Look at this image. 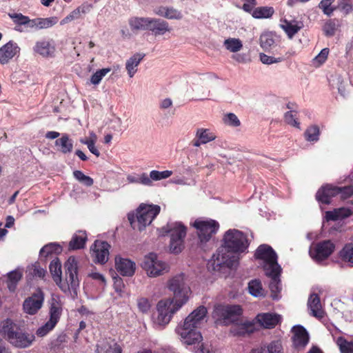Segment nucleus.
Instances as JSON below:
<instances>
[{
	"label": "nucleus",
	"instance_id": "1",
	"mask_svg": "<svg viewBox=\"0 0 353 353\" xmlns=\"http://www.w3.org/2000/svg\"><path fill=\"white\" fill-rule=\"evenodd\" d=\"M167 286L172 292L173 298L161 300L157 305V316L154 318V323L160 328L170 322L173 315L188 301L192 294L183 274L173 276L168 281Z\"/></svg>",
	"mask_w": 353,
	"mask_h": 353
},
{
	"label": "nucleus",
	"instance_id": "2",
	"mask_svg": "<svg viewBox=\"0 0 353 353\" xmlns=\"http://www.w3.org/2000/svg\"><path fill=\"white\" fill-rule=\"evenodd\" d=\"M249 243L245 234L236 229L225 232L222 245L212 257L209 265L214 271H219L223 267L232 268L237 259L234 254L245 252Z\"/></svg>",
	"mask_w": 353,
	"mask_h": 353
},
{
	"label": "nucleus",
	"instance_id": "3",
	"mask_svg": "<svg viewBox=\"0 0 353 353\" xmlns=\"http://www.w3.org/2000/svg\"><path fill=\"white\" fill-rule=\"evenodd\" d=\"M207 308L200 305L175 327V333L181 342L188 346H192L195 353H210L203 343V336L199 329L207 321Z\"/></svg>",
	"mask_w": 353,
	"mask_h": 353
},
{
	"label": "nucleus",
	"instance_id": "4",
	"mask_svg": "<svg viewBox=\"0 0 353 353\" xmlns=\"http://www.w3.org/2000/svg\"><path fill=\"white\" fill-rule=\"evenodd\" d=\"M65 279L61 277L60 283L57 281V285L65 294H70L74 298L77 296L79 288L78 277L79 262L76 257L70 256L64 264Z\"/></svg>",
	"mask_w": 353,
	"mask_h": 353
},
{
	"label": "nucleus",
	"instance_id": "5",
	"mask_svg": "<svg viewBox=\"0 0 353 353\" xmlns=\"http://www.w3.org/2000/svg\"><path fill=\"white\" fill-rule=\"evenodd\" d=\"M1 332L8 342L17 348L28 347L35 339L34 334L21 329L10 319L3 321Z\"/></svg>",
	"mask_w": 353,
	"mask_h": 353
},
{
	"label": "nucleus",
	"instance_id": "6",
	"mask_svg": "<svg viewBox=\"0 0 353 353\" xmlns=\"http://www.w3.org/2000/svg\"><path fill=\"white\" fill-rule=\"evenodd\" d=\"M160 210L161 208L158 205L142 203L135 213L128 214V219L133 229L141 231L152 223Z\"/></svg>",
	"mask_w": 353,
	"mask_h": 353
},
{
	"label": "nucleus",
	"instance_id": "7",
	"mask_svg": "<svg viewBox=\"0 0 353 353\" xmlns=\"http://www.w3.org/2000/svg\"><path fill=\"white\" fill-rule=\"evenodd\" d=\"M63 304L59 295L52 294L49 307L48 320L36 330L38 337H44L54 330L63 312Z\"/></svg>",
	"mask_w": 353,
	"mask_h": 353
},
{
	"label": "nucleus",
	"instance_id": "8",
	"mask_svg": "<svg viewBox=\"0 0 353 353\" xmlns=\"http://www.w3.org/2000/svg\"><path fill=\"white\" fill-rule=\"evenodd\" d=\"M162 230L170 234V250L174 254L180 253L184 248L186 227L181 222H168Z\"/></svg>",
	"mask_w": 353,
	"mask_h": 353
},
{
	"label": "nucleus",
	"instance_id": "9",
	"mask_svg": "<svg viewBox=\"0 0 353 353\" xmlns=\"http://www.w3.org/2000/svg\"><path fill=\"white\" fill-rule=\"evenodd\" d=\"M254 257L259 261V264L265 274H270L272 271L281 268L277 262V254L272 248L267 244H262L256 250Z\"/></svg>",
	"mask_w": 353,
	"mask_h": 353
},
{
	"label": "nucleus",
	"instance_id": "10",
	"mask_svg": "<svg viewBox=\"0 0 353 353\" xmlns=\"http://www.w3.org/2000/svg\"><path fill=\"white\" fill-rule=\"evenodd\" d=\"M193 226L196 229L201 242L208 241L219 228V223L213 219L199 218L195 220Z\"/></svg>",
	"mask_w": 353,
	"mask_h": 353
},
{
	"label": "nucleus",
	"instance_id": "11",
	"mask_svg": "<svg viewBox=\"0 0 353 353\" xmlns=\"http://www.w3.org/2000/svg\"><path fill=\"white\" fill-rule=\"evenodd\" d=\"M242 314V309L239 305H218L214 308V317L223 321L225 324L237 322Z\"/></svg>",
	"mask_w": 353,
	"mask_h": 353
},
{
	"label": "nucleus",
	"instance_id": "12",
	"mask_svg": "<svg viewBox=\"0 0 353 353\" xmlns=\"http://www.w3.org/2000/svg\"><path fill=\"white\" fill-rule=\"evenodd\" d=\"M143 268L150 277H156L168 272V265L159 260L154 253H150L145 257Z\"/></svg>",
	"mask_w": 353,
	"mask_h": 353
},
{
	"label": "nucleus",
	"instance_id": "13",
	"mask_svg": "<svg viewBox=\"0 0 353 353\" xmlns=\"http://www.w3.org/2000/svg\"><path fill=\"white\" fill-rule=\"evenodd\" d=\"M334 244L330 240L313 243L309 250L310 256L316 261H321L328 258L334 252Z\"/></svg>",
	"mask_w": 353,
	"mask_h": 353
},
{
	"label": "nucleus",
	"instance_id": "14",
	"mask_svg": "<svg viewBox=\"0 0 353 353\" xmlns=\"http://www.w3.org/2000/svg\"><path fill=\"white\" fill-rule=\"evenodd\" d=\"M44 299V293L42 290L37 289L30 296L24 300L23 303L24 312L30 315L36 314L42 307Z\"/></svg>",
	"mask_w": 353,
	"mask_h": 353
},
{
	"label": "nucleus",
	"instance_id": "15",
	"mask_svg": "<svg viewBox=\"0 0 353 353\" xmlns=\"http://www.w3.org/2000/svg\"><path fill=\"white\" fill-rule=\"evenodd\" d=\"M110 245L105 241H95L90 248L91 256L95 263H105L109 258Z\"/></svg>",
	"mask_w": 353,
	"mask_h": 353
},
{
	"label": "nucleus",
	"instance_id": "16",
	"mask_svg": "<svg viewBox=\"0 0 353 353\" xmlns=\"http://www.w3.org/2000/svg\"><path fill=\"white\" fill-rule=\"evenodd\" d=\"M55 51V45L52 40L41 39L37 41L33 47V52L43 58L53 57Z\"/></svg>",
	"mask_w": 353,
	"mask_h": 353
},
{
	"label": "nucleus",
	"instance_id": "17",
	"mask_svg": "<svg viewBox=\"0 0 353 353\" xmlns=\"http://www.w3.org/2000/svg\"><path fill=\"white\" fill-rule=\"evenodd\" d=\"M115 268L121 275L132 276L135 272L136 264L129 259L117 256L115 257Z\"/></svg>",
	"mask_w": 353,
	"mask_h": 353
},
{
	"label": "nucleus",
	"instance_id": "18",
	"mask_svg": "<svg viewBox=\"0 0 353 353\" xmlns=\"http://www.w3.org/2000/svg\"><path fill=\"white\" fill-rule=\"evenodd\" d=\"M93 6L88 2H84L77 8L70 12L61 21L60 25L63 26L69 23L72 21L78 20L83 18V16L89 13L92 9Z\"/></svg>",
	"mask_w": 353,
	"mask_h": 353
},
{
	"label": "nucleus",
	"instance_id": "19",
	"mask_svg": "<svg viewBox=\"0 0 353 353\" xmlns=\"http://www.w3.org/2000/svg\"><path fill=\"white\" fill-rule=\"evenodd\" d=\"M20 48L17 43L10 41L0 48V63H8L15 55L19 54Z\"/></svg>",
	"mask_w": 353,
	"mask_h": 353
},
{
	"label": "nucleus",
	"instance_id": "20",
	"mask_svg": "<svg viewBox=\"0 0 353 353\" xmlns=\"http://www.w3.org/2000/svg\"><path fill=\"white\" fill-rule=\"evenodd\" d=\"M338 194V187L326 185L318 190L316 198L318 201L322 203L329 204L331 201V199Z\"/></svg>",
	"mask_w": 353,
	"mask_h": 353
},
{
	"label": "nucleus",
	"instance_id": "21",
	"mask_svg": "<svg viewBox=\"0 0 353 353\" xmlns=\"http://www.w3.org/2000/svg\"><path fill=\"white\" fill-rule=\"evenodd\" d=\"M294 345L296 347H304L309 341V334L306 330L301 325L294 326L292 330Z\"/></svg>",
	"mask_w": 353,
	"mask_h": 353
},
{
	"label": "nucleus",
	"instance_id": "22",
	"mask_svg": "<svg viewBox=\"0 0 353 353\" xmlns=\"http://www.w3.org/2000/svg\"><path fill=\"white\" fill-rule=\"evenodd\" d=\"M281 272V268L272 271L270 274H265L267 276L270 278V289L271 291V296L274 300L279 299V294L281 290L280 275Z\"/></svg>",
	"mask_w": 353,
	"mask_h": 353
},
{
	"label": "nucleus",
	"instance_id": "23",
	"mask_svg": "<svg viewBox=\"0 0 353 353\" xmlns=\"http://www.w3.org/2000/svg\"><path fill=\"white\" fill-rule=\"evenodd\" d=\"M307 307L310 314L321 319L323 316V310L321 303L320 298L316 294H312L307 301Z\"/></svg>",
	"mask_w": 353,
	"mask_h": 353
},
{
	"label": "nucleus",
	"instance_id": "24",
	"mask_svg": "<svg viewBox=\"0 0 353 353\" xmlns=\"http://www.w3.org/2000/svg\"><path fill=\"white\" fill-rule=\"evenodd\" d=\"M170 30L167 21L159 19L150 18L148 30L151 31L155 36L163 35L167 32H170Z\"/></svg>",
	"mask_w": 353,
	"mask_h": 353
},
{
	"label": "nucleus",
	"instance_id": "25",
	"mask_svg": "<svg viewBox=\"0 0 353 353\" xmlns=\"http://www.w3.org/2000/svg\"><path fill=\"white\" fill-rule=\"evenodd\" d=\"M281 28L285 31L288 37L292 39L303 28V23L301 21L284 19L281 21Z\"/></svg>",
	"mask_w": 353,
	"mask_h": 353
},
{
	"label": "nucleus",
	"instance_id": "26",
	"mask_svg": "<svg viewBox=\"0 0 353 353\" xmlns=\"http://www.w3.org/2000/svg\"><path fill=\"white\" fill-rule=\"evenodd\" d=\"M96 353H122L121 346L114 340L100 342L97 346Z\"/></svg>",
	"mask_w": 353,
	"mask_h": 353
},
{
	"label": "nucleus",
	"instance_id": "27",
	"mask_svg": "<svg viewBox=\"0 0 353 353\" xmlns=\"http://www.w3.org/2000/svg\"><path fill=\"white\" fill-rule=\"evenodd\" d=\"M277 36L272 32H264L259 37V44L264 50H269L276 46Z\"/></svg>",
	"mask_w": 353,
	"mask_h": 353
},
{
	"label": "nucleus",
	"instance_id": "28",
	"mask_svg": "<svg viewBox=\"0 0 353 353\" xmlns=\"http://www.w3.org/2000/svg\"><path fill=\"white\" fill-rule=\"evenodd\" d=\"M259 324L265 328H272L276 326L280 320V316L275 314L263 313L256 316Z\"/></svg>",
	"mask_w": 353,
	"mask_h": 353
},
{
	"label": "nucleus",
	"instance_id": "29",
	"mask_svg": "<svg viewBox=\"0 0 353 353\" xmlns=\"http://www.w3.org/2000/svg\"><path fill=\"white\" fill-rule=\"evenodd\" d=\"M145 56L144 53H136L126 61L125 68L130 78L133 77L137 72V67Z\"/></svg>",
	"mask_w": 353,
	"mask_h": 353
},
{
	"label": "nucleus",
	"instance_id": "30",
	"mask_svg": "<svg viewBox=\"0 0 353 353\" xmlns=\"http://www.w3.org/2000/svg\"><path fill=\"white\" fill-rule=\"evenodd\" d=\"M55 146L58 151L63 154H69L73 150V141L67 134H63L61 137L56 139Z\"/></svg>",
	"mask_w": 353,
	"mask_h": 353
},
{
	"label": "nucleus",
	"instance_id": "31",
	"mask_svg": "<svg viewBox=\"0 0 353 353\" xmlns=\"http://www.w3.org/2000/svg\"><path fill=\"white\" fill-rule=\"evenodd\" d=\"M154 13L168 19L179 20L183 17L182 13L172 7L160 6L154 10Z\"/></svg>",
	"mask_w": 353,
	"mask_h": 353
},
{
	"label": "nucleus",
	"instance_id": "32",
	"mask_svg": "<svg viewBox=\"0 0 353 353\" xmlns=\"http://www.w3.org/2000/svg\"><path fill=\"white\" fill-rule=\"evenodd\" d=\"M254 331V325L249 321L234 323L232 326L230 332L234 336H244L247 334L252 333Z\"/></svg>",
	"mask_w": 353,
	"mask_h": 353
},
{
	"label": "nucleus",
	"instance_id": "33",
	"mask_svg": "<svg viewBox=\"0 0 353 353\" xmlns=\"http://www.w3.org/2000/svg\"><path fill=\"white\" fill-rule=\"evenodd\" d=\"M150 17H131L128 23L132 31L148 30Z\"/></svg>",
	"mask_w": 353,
	"mask_h": 353
},
{
	"label": "nucleus",
	"instance_id": "34",
	"mask_svg": "<svg viewBox=\"0 0 353 353\" xmlns=\"http://www.w3.org/2000/svg\"><path fill=\"white\" fill-rule=\"evenodd\" d=\"M352 215V211L347 208H340L334 209L333 211H327L325 218L329 221H337L349 217Z\"/></svg>",
	"mask_w": 353,
	"mask_h": 353
},
{
	"label": "nucleus",
	"instance_id": "35",
	"mask_svg": "<svg viewBox=\"0 0 353 353\" xmlns=\"http://www.w3.org/2000/svg\"><path fill=\"white\" fill-rule=\"evenodd\" d=\"M86 240L87 236L85 232L83 231H79L72 236V238L69 243V249L77 250L83 248Z\"/></svg>",
	"mask_w": 353,
	"mask_h": 353
},
{
	"label": "nucleus",
	"instance_id": "36",
	"mask_svg": "<svg viewBox=\"0 0 353 353\" xmlns=\"http://www.w3.org/2000/svg\"><path fill=\"white\" fill-rule=\"evenodd\" d=\"M274 13V9L271 6H261L255 8L252 16L255 19H268Z\"/></svg>",
	"mask_w": 353,
	"mask_h": 353
},
{
	"label": "nucleus",
	"instance_id": "37",
	"mask_svg": "<svg viewBox=\"0 0 353 353\" xmlns=\"http://www.w3.org/2000/svg\"><path fill=\"white\" fill-rule=\"evenodd\" d=\"M49 269L53 281L56 283L61 281L62 276L61 263L58 258L53 259L49 265Z\"/></svg>",
	"mask_w": 353,
	"mask_h": 353
},
{
	"label": "nucleus",
	"instance_id": "38",
	"mask_svg": "<svg viewBox=\"0 0 353 353\" xmlns=\"http://www.w3.org/2000/svg\"><path fill=\"white\" fill-rule=\"evenodd\" d=\"M224 48L230 52L236 53L243 48V43L238 38H228L223 41Z\"/></svg>",
	"mask_w": 353,
	"mask_h": 353
},
{
	"label": "nucleus",
	"instance_id": "39",
	"mask_svg": "<svg viewBox=\"0 0 353 353\" xmlns=\"http://www.w3.org/2000/svg\"><path fill=\"white\" fill-rule=\"evenodd\" d=\"M127 181L130 183H138L150 186V179L148 178V175L146 173L130 174L127 176Z\"/></svg>",
	"mask_w": 353,
	"mask_h": 353
},
{
	"label": "nucleus",
	"instance_id": "40",
	"mask_svg": "<svg viewBox=\"0 0 353 353\" xmlns=\"http://www.w3.org/2000/svg\"><path fill=\"white\" fill-rule=\"evenodd\" d=\"M196 138L200 139V142L207 143L216 139V135L209 129L198 128L196 132Z\"/></svg>",
	"mask_w": 353,
	"mask_h": 353
},
{
	"label": "nucleus",
	"instance_id": "41",
	"mask_svg": "<svg viewBox=\"0 0 353 353\" xmlns=\"http://www.w3.org/2000/svg\"><path fill=\"white\" fill-rule=\"evenodd\" d=\"M97 139V135L92 132L90 134L89 138L82 139L80 140V142L82 143L83 144L86 145L90 152H92L93 154L98 157L100 155V152L95 146Z\"/></svg>",
	"mask_w": 353,
	"mask_h": 353
},
{
	"label": "nucleus",
	"instance_id": "42",
	"mask_svg": "<svg viewBox=\"0 0 353 353\" xmlns=\"http://www.w3.org/2000/svg\"><path fill=\"white\" fill-rule=\"evenodd\" d=\"M249 292L254 296H263L264 290L262 288L261 282L258 279H254L248 283Z\"/></svg>",
	"mask_w": 353,
	"mask_h": 353
},
{
	"label": "nucleus",
	"instance_id": "43",
	"mask_svg": "<svg viewBox=\"0 0 353 353\" xmlns=\"http://www.w3.org/2000/svg\"><path fill=\"white\" fill-rule=\"evenodd\" d=\"M61 245L57 243H50L43 246L40 250V256L47 257L52 254H59L61 252Z\"/></svg>",
	"mask_w": 353,
	"mask_h": 353
},
{
	"label": "nucleus",
	"instance_id": "44",
	"mask_svg": "<svg viewBox=\"0 0 353 353\" xmlns=\"http://www.w3.org/2000/svg\"><path fill=\"white\" fill-rule=\"evenodd\" d=\"M330 85L332 88L338 90L339 92L342 95L345 96V88L344 85V81L342 77L339 75H334L329 79Z\"/></svg>",
	"mask_w": 353,
	"mask_h": 353
},
{
	"label": "nucleus",
	"instance_id": "45",
	"mask_svg": "<svg viewBox=\"0 0 353 353\" xmlns=\"http://www.w3.org/2000/svg\"><path fill=\"white\" fill-rule=\"evenodd\" d=\"M319 135L320 130L316 125L309 126L304 133L305 139L310 142H316L319 139Z\"/></svg>",
	"mask_w": 353,
	"mask_h": 353
},
{
	"label": "nucleus",
	"instance_id": "46",
	"mask_svg": "<svg viewBox=\"0 0 353 353\" xmlns=\"http://www.w3.org/2000/svg\"><path fill=\"white\" fill-rule=\"evenodd\" d=\"M172 174V172L170 170L158 171L152 170L148 175V178L150 179V186L152 185L153 181H160L169 178Z\"/></svg>",
	"mask_w": 353,
	"mask_h": 353
},
{
	"label": "nucleus",
	"instance_id": "47",
	"mask_svg": "<svg viewBox=\"0 0 353 353\" xmlns=\"http://www.w3.org/2000/svg\"><path fill=\"white\" fill-rule=\"evenodd\" d=\"M336 343L341 353H353V341L349 342L343 337L339 336L336 339Z\"/></svg>",
	"mask_w": 353,
	"mask_h": 353
},
{
	"label": "nucleus",
	"instance_id": "48",
	"mask_svg": "<svg viewBox=\"0 0 353 353\" xmlns=\"http://www.w3.org/2000/svg\"><path fill=\"white\" fill-rule=\"evenodd\" d=\"M22 272L19 270L10 272L8 274V287L10 291H14L16 283L21 279Z\"/></svg>",
	"mask_w": 353,
	"mask_h": 353
},
{
	"label": "nucleus",
	"instance_id": "49",
	"mask_svg": "<svg viewBox=\"0 0 353 353\" xmlns=\"http://www.w3.org/2000/svg\"><path fill=\"white\" fill-rule=\"evenodd\" d=\"M59 21L57 17L47 18H39V30L50 28L56 25Z\"/></svg>",
	"mask_w": 353,
	"mask_h": 353
},
{
	"label": "nucleus",
	"instance_id": "50",
	"mask_svg": "<svg viewBox=\"0 0 353 353\" xmlns=\"http://www.w3.org/2000/svg\"><path fill=\"white\" fill-rule=\"evenodd\" d=\"M340 256L343 261L353 264V244L345 245L341 251Z\"/></svg>",
	"mask_w": 353,
	"mask_h": 353
},
{
	"label": "nucleus",
	"instance_id": "51",
	"mask_svg": "<svg viewBox=\"0 0 353 353\" xmlns=\"http://www.w3.org/2000/svg\"><path fill=\"white\" fill-rule=\"evenodd\" d=\"M73 176L78 181L88 187L92 185L94 183L93 179L89 176L84 174V173L82 171H74Z\"/></svg>",
	"mask_w": 353,
	"mask_h": 353
},
{
	"label": "nucleus",
	"instance_id": "52",
	"mask_svg": "<svg viewBox=\"0 0 353 353\" xmlns=\"http://www.w3.org/2000/svg\"><path fill=\"white\" fill-rule=\"evenodd\" d=\"M114 283L113 287L115 292L118 294L119 297H123L126 294L125 290V284L123 279L119 276H115L113 278Z\"/></svg>",
	"mask_w": 353,
	"mask_h": 353
},
{
	"label": "nucleus",
	"instance_id": "53",
	"mask_svg": "<svg viewBox=\"0 0 353 353\" xmlns=\"http://www.w3.org/2000/svg\"><path fill=\"white\" fill-rule=\"evenodd\" d=\"M265 353H282L283 347L279 341H274L263 346Z\"/></svg>",
	"mask_w": 353,
	"mask_h": 353
},
{
	"label": "nucleus",
	"instance_id": "54",
	"mask_svg": "<svg viewBox=\"0 0 353 353\" xmlns=\"http://www.w3.org/2000/svg\"><path fill=\"white\" fill-rule=\"evenodd\" d=\"M111 69L110 68H103L97 70L95 73L92 74L90 79V82L94 85H98L103 77H105L109 72H110Z\"/></svg>",
	"mask_w": 353,
	"mask_h": 353
},
{
	"label": "nucleus",
	"instance_id": "55",
	"mask_svg": "<svg viewBox=\"0 0 353 353\" xmlns=\"http://www.w3.org/2000/svg\"><path fill=\"white\" fill-rule=\"evenodd\" d=\"M223 122L232 127H238L241 125V121L238 119L237 116L234 113H227L223 117Z\"/></svg>",
	"mask_w": 353,
	"mask_h": 353
},
{
	"label": "nucleus",
	"instance_id": "56",
	"mask_svg": "<svg viewBox=\"0 0 353 353\" xmlns=\"http://www.w3.org/2000/svg\"><path fill=\"white\" fill-rule=\"evenodd\" d=\"M296 112L292 110L287 112L284 115V119L288 124L299 128V122L297 121Z\"/></svg>",
	"mask_w": 353,
	"mask_h": 353
},
{
	"label": "nucleus",
	"instance_id": "57",
	"mask_svg": "<svg viewBox=\"0 0 353 353\" xmlns=\"http://www.w3.org/2000/svg\"><path fill=\"white\" fill-rule=\"evenodd\" d=\"M328 54L329 49L327 48H323L319 54L314 58L313 64L316 66H320L327 60Z\"/></svg>",
	"mask_w": 353,
	"mask_h": 353
},
{
	"label": "nucleus",
	"instance_id": "58",
	"mask_svg": "<svg viewBox=\"0 0 353 353\" xmlns=\"http://www.w3.org/2000/svg\"><path fill=\"white\" fill-rule=\"evenodd\" d=\"M334 0H321L319 4V8L322 10L323 13L327 16H330L334 8L331 7Z\"/></svg>",
	"mask_w": 353,
	"mask_h": 353
},
{
	"label": "nucleus",
	"instance_id": "59",
	"mask_svg": "<svg viewBox=\"0 0 353 353\" xmlns=\"http://www.w3.org/2000/svg\"><path fill=\"white\" fill-rule=\"evenodd\" d=\"M137 306L139 311L142 313H148L151 308L150 301L145 297H141L137 299Z\"/></svg>",
	"mask_w": 353,
	"mask_h": 353
},
{
	"label": "nucleus",
	"instance_id": "60",
	"mask_svg": "<svg viewBox=\"0 0 353 353\" xmlns=\"http://www.w3.org/2000/svg\"><path fill=\"white\" fill-rule=\"evenodd\" d=\"M260 61L266 65H270L273 63H280L283 61V58L281 57H274L272 56L267 55L264 53H260L259 54Z\"/></svg>",
	"mask_w": 353,
	"mask_h": 353
},
{
	"label": "nucleus",
	"instance_id": "61",
	"mask_svg": "<svg viewBox=\"0 0 353 353\" xmlns=\"http://www.w3.org/2000/svg\"><path fill=\"white\" fill-rule=\"evenodd\" d=\"M336 29V23L334 20L327 21L323 27V30L327 36H332L334 34Z\"/></svg>",
	"mask_w": 353,
	"mask_h": 353
},
{
	"label": "nucleus",
	"instance_id": "62",
	"mask_svg": "<svg viewBox=\"0 0 353 353\" xmlns=\"http://www.w3.org/2000/svg\"><path fill=\"white\" fill-rule=\"evenodd\" d=\"M339 194L341 195V197L343 199H345L347 198L350 197L353 194V185L339 188Z\"/></svg>",
	"mask_w": 353,
	"mask_h": 353
},
{
	"label": "nucleus",
	"instance_id": "63",
	"mask_svg": "<svg viewBox=\"0 0 353 353\" xmlns=\"http://www.w3.org/2000/svg\"><path fill=\"white\" fill-rule=\"evenodd\" d=\"M88 276L97 281L101 286H104L105 285V279L104 276L99 272H91L88 274Z\"/></svg>",
	"mask_w": 353,
	"mask_h": 353
},
{
	"label": "nucleus",
	"instance_id": "64",
	"mask_svg": "<svg viewBox=\"0 0 353 353\" xmlns=\"http://www.w3.org/2000/svg\"><path fill=\"white\" fill-rule=\"evenodd\" d=\"M244 1V3L243 5V10L245 11L246 12L251 13L253 12V10L255 8V6H256L257 3L256 0H242Z\"/></svg>",
	"mask_w": 353,
	"mask_h": 353
}]
</instances>
